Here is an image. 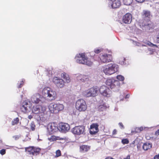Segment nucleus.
Listing matches in <instances>:
<instances>
[{
  "instance_id": "49530a36",
  "label": "nucleus",
  "mask_w": 159,
  "mask_h": 159,
  "mask_svg": "<svg viewBox=\"0 0 159 159\" xmlns=\"http://www.w3.org/2000/svg\"><path fill=\"white\" fill-rule=\"evenodd\" d=\"M155 47L156 48H157L158 47V46L157 45H156V44H153V43H152V45H151V47Z\"/></svg>"
},
{
  "instance_id": "c85d7f7f",
  "label": "nucleus",
  "mask_w": 159,
  "mask_h": 159,
  "mask_svg": "<svg viewBox=\"0 0 159 159\" xmlns=\"http://www.w3.org/2000/svg\"><path fill=\"white\" fill-rule=\"evenodd\" d=\"M30 128L32 131L34 130L35 128V125L34 122H32L30 125Z\"/></svg>"
},
{
  "instance_id": "9b49d317",
  "label": "nucleus",
  "mask_w": 159,
  "mask_h": 159,
  "mask_svg": "<svg viewBox=\"0 0 159 159\" xmlns=\"http://www.w3.org/2000/svg\"><path fill=\"white\" fill-rule=\"evenodd\" d=\"M106 84L110 86L111 89L118 87L120 86V83L119 81L113 80L109 79L106 81Z\"/></svg>"
},
{
  "instance_id": "de8ad7c7",
  "label": "nucleus",
  "mask_w": 159,
  "mask_h": 159,
  "mask_svg": "<svg viewBox=\"0 0 159 159\" xmlns=\"http://www.w3.org/2000/svg\"><path fill=\"white\" fill-rule=\"evenodd\" d=\"M129 98V95H126L125 97V98Z\"/></svg>"
},
{
  "instance_id": "cd10ccee",
  "label": "nucleus",
  "mask_w": 159,
  "mask_h": 159,
  "mask_svg": "<svg viewBox=\"0 0 159 159\" xmlns=\"http://www.w3.org/2000/svg\"><path fill=\"white\" fill-rule=\"evenodd\" d=\"M19 121V119L18 117H17L14 119V120L12 121V125H15L18 123Z\"/></svg>"
},
{
  "instance_id": "a878e982",
  "label": "nucleus",
  "mask_w": 159,
  "mask_h": 159,
  "mask_svg": "<svg viewBox=\"0 0 159 159\" xmlns=\"http://www.w3.org/2000/svg\"><path fill=\"white\" fill-rule=\"evenodd\" d=\"M61 77L64 79L66 82L67 83H69L70 82V80L69 75L65 73L61 74Z\"/></svg>"
},
{
  "instance_id": "c9c22d12",
  "label": "nucleus",
  "mask_w": 159,
  "mask_h": 159,
  "mask_svg": "<svg viewBox=\"0 0 159 159\" xmlns=\"http://www.w3.org/2000/svg\"><path fill=\"white\" fill-rule=\"evenodd\" d=\"M6 150L4 149H3L0 151V153L2 155H3L6 153Z\"/></svg>"
},
{
  "instance_id": "39448f33",
  "label": "nucleus",
  "mask_w": 159,
  "mask_h": 159,
  "mask_svg": "<svg viewBox=\"0 0 159 159\" xmlns=\"http://www.w3.org/2000/svg\"><path fill=\"white\" fill-rule=\"evenodd\" d=\"M75 107L79 112H84L87 109V106L85 101L83 99H80L76 101Z\"/></svg>"
},
{
  "instance_id": "7c9ffc66",
  "label": "nucleus",
  "mask_w": 159,
  "mask_h": 159,
  "mask_svg": "<svg viewBox=\"0 0 159 159\" xmlns=\"http://www.w3.org/2000/svg\"><path fill=\"white\" fill-rule=\"evenodd\" d=\"M103 51V49L102 48H96L94 50V52L98 54Z\"/></svg>"
},
{
  "instance_id": "c03bdc74",
  "label": "nucleus",
  "mask_w": 159,
  "mask_h": 159,
  "mask_svg": "<svg viewBox=\"0 0 159 159\" xmlns=\"http://www.w3.org/2000/svg\"><path fill=\"white\" fill-rule=\"evenodd\" d=\"M123 159H131L130 156L129 155H128L126 157L124 158Z\"/></svg>"
},
{
  "instance_id": "393cba45",
  "label": "nucleus",
  "mask_w": 159,
  "mask_h": 159,
  "mask_svg": "<svg viewBox=\"0 0 159 159\" xmlns=\"http://www.w3.org/2000/svg\"><path fill=\"white\" fill-rule=\"evenodd\" d=\"M152 147V144L148 143H144L143 146V149L145 151L151 149Z\"/></svg>"
},
{
  "instance_id": "bb28decb",
  "label": "nucleus",
  "mask_w": 159,
  "mask_h": 159,
  "mask_svg": "<svg viewBox=\"0 0 159 159\" xmlns=\"http://www.w3.org/2000/svg\"><path fill=\"white\" fill-rule=\"evenodd\" d=\"M133 0H123L124 4L126 5H130L133 2Z\"/></svg>"
},
{
  "instance_id": "09e8293b",
  "label": "nucleus",
  "mask_w": 159,
  "mask_h": 159,
  "mask_svg": "<svg viewBox=\"0 0 159 159\" xmlns=\"http://www.w3.org/2000/svg\"><path fill=\"white\" fill-rule=\"evenodd\" d=\"M2 143V140H0V143Z\"/></svg>"
},
{
  "instance_id": "dca6fc26",
  "label": "nucleus",
  "mask_w": 159,
  "mask_h": 159,
  "mask_svg": "<svg viewBox=\"0 0 159 159\" xmlns=\"http://www.w3.org/2000/svg\"><path fill=\"white\" fill-rule=\"evenodd\" d=\"M45 109L40 105L34 106L32 109V112L35 114H39L43 113Z\"/></svg>"
},
{
  "instance_id": "37998d69",
  "label": "nucleus",
  "mask_w": 159,
  "mask_h": 159,
  "mask_svg": "<svg viewBox=\"0 0 159 159\" xmlns=\"http://www.w3.org/2000/svg\"><path fill=\"white\" fill-rule=\"evenodd\" d=\"M157 43H159V33H158V35L157 36Z\"/></svg>"
},
{
  "instance_id": "a19ab883",
  "label": "nucleus",
  "mask_w": 159,
  "mask_h": 159,
  "mask_svg": "<svg viewBox=\"0 0 159 159\" xmlns=\"http://www.w3.org/2000/svg\"><path fill=\"white\" fill-rule=\"evenodd\" d=\"M136 2L139 3H142L144 2L145 0H135Z\"/></svg>"
},
{
  "instance_id": "ea45409f",
  "label": "nucleus",
  "mask_w": 159,
  "mask_h": 159,
  "mask_svg": "<svg viewBox=\"0 0 159 159\" xmlns=\"http://www.w3.org/2000/svg\"><path fill=\"white\" fill-rule=\"evenodd\" d=\"M155 135L157 136L159 135V129H157V131H156L155 133Z\"/></svg>"
},
{
  "instance_id": "79ce46f5",
  "label": "nucleus",
  "mask_w": 159,
  "mask_h": 159,
  "mask_svg": "<svg viewBox=\"0 0 159 159\" xmlns=\"http://www.w3.org/2000/svg\"><path fill=\"white\" fill-rule=\"evenodd\" d=\"M154 159H159V155H155L154 157Z\"/></svg>"
},
{
  "instance_id": "6e6552de",
  "label": "nucleus",
  "mask_w": 159,
  "mask_h": 159,
  "mask_svg": "<svg viewBox=\"0 0 159 159\" xmlns=\"http://www.w3.org/2000/svg\"><path fill=\"white\" fill-rule=\"evenodd\" d=\"M25 151L28 154L33 156L37 155L40 151V149L33 146H30L25 148Z\"/></svg>"
},
{
  "instance_id": "4468645a",
  "label": "nucleus",
  "mask_w": 159,
  "mask_h": 159,
  "mask_svg": "<svg viewBox=\"0 0 159 159\" xmlns=\"http://www.w3.org/2000/svg\"><path fill=\"white\" fill-rule=\"evenodd\" d=\"M31 109V105L30 102L27 101H24L23 102L22 106L20 107L22 112L26 113L30 111Z\"/></svg>"
},
{
  "instance_id": "20e7f679",
  "label": "nucleus",
  "mask_w": 159,
  "mask_h": 159,
  "mask_svg": "<svg viewBox=\"0 0 159 159\" xmlns=\"http://www.w3.org/2000/svg\"><path fill=\"white\" fill-rule=\"evenodd\" d=\"M42 93L43 96L48 97L51 100H55L57 97L56 92L49 87L44 88Z\"/></svg>"
},
{
  "instance_id": "f257e3e1",
  "label": "nucleus",
  "mask_w": 159,
  "mask_h": 159,
  "mask_svg": "<svg viewBox=\"0 0 159 159\" xmlns=\"http://www.w3.org/2000/svg\"><path fill=\"white\" fill-rule=\"evenodd\" d=\"M141 15L143 20V25L146 26L149 30L153 29L154 28L153 24L150 20V18L152 16L150 12L147 10H143Z\"/></svg>"
},
{
  "instance_id": "4c0bfd02",
  "label": "nucleus",
  "mask_w": 159,
  "mask_h": 159,
  "mask_svg": "<svg viewBox=\"0 0 159 159\" xmlns=\"http://www.w3.org/2000/svg\"><path fill=\"white\" fill-rule=\"evenodd\" d=\"M119 125L121 129H124V126L123 125L121 122H120L119 123Z\"/></svg>"
},
{
  "instance_id": "c756f323",
  "label": "nucleus",
  "mask_w": 159,
  "mask_h": 159,
  "mask_svg": "<svg viewBox=\"0 0 159 159\" xmlns=\"http://www.w3.org/2000/svg\"><path fill=\"white\" fill-rule=\"evenodd\" d=\"M116 78L119 80L123 81L124 80V77L121 75H118L116 76Z\"/></svg>"
},
{
  "instance_id": "423d86ee",
  "label": "nucleus",
  "mask_w": 159,
  "mask_h": 159,
  "mask_svg": "<svg viewBox=\"0 0 159 159\" xmlns=\"http://www.w3.org/2000/svg\"><path fill=\"white\" fill-rule=\"evenodd\" d=\"M63 104L59 103H52L49 106V109L52 113H57L64 109Z\"/></svg>"
},
{
  "instance_id": "7ed1b4c3",
  "label": "nucleus",
  "mask_w": 159,
  "mask_h": 159,
  "mask_svg": "<svg viewBox=\"0 0 159 159\" xmlns=\"http://www.w3.org/2000/svg\"><path fill=\"white\" fill-rule=\"evenodd\" d=\"M75 58L77 63L85 64L89 66H90L93 64V62L88 60V57L85 56L84 53L77 54Z\"/></svg>"
},
{
  "instance_id": "8fccbe9b",
  "label": "nucleus",
  "mask_w": 159,
  "mask_h": 159,
  "mask_svg": "<svg viewBox=\"0 0 159 159\" xmlns=\"http://www.w3.org/2000/svg\"><path fill=\"white\" fill-rule=\"evenodd\" d=\"M113 138H116L115 137H114V136H113Z\"/></svg>"
},
{
  "instance_id": "2eb2a0df",
  "label": "nucleus",
  "mask_w": 159,
  "mask_h": 159,
  "mask_svg": "<svg viewBox=\"0 0 159 159\" xmlns=\"http://www.w3.org/2000/svg\"><path fill=\"white\" fill-rule=\"evenodd\" d=\"M52 81L58 88H62L64 86V81L57 77H54L53 78Z\"/></svg>"
},
{
  "instance_id": "5701e85b",
  "label": "nucleus",
  "mask_w": 159,
  "mask_h": 159,
  "mask_svg": "<svg viewBox=\"0 0 159 159\" xmlns=\"http://www.w3.org/2000/svg\"><path fill=\"white\" fill-rule=\"evenodd\" d=\"M80 151L82 153L88 152L90 149V147L87 145H82L80 147Z\"/></svg>"
},
{
  "instance_id": "a18cd8bd",
  "label": "nucleus",
  "mask_w": 159,
  "mask_h": 159,
  "mask_svg": "<svg viewBox=\"0 0 159 159\" xmlns=\"http://www.w3.org/2000/svg\"><path fill=\"white\" fill-rule=\"evenodd\" d=\"M32 118L33 116L31 115H29L28 116V118L30 119H31Z\"/></svg>"
},
{
  "instance_id": "f03ea898",
  "label": "nucleus",
  "mask_w": 159,
  "mask_h": 159,
  "mask_svg": "<svg viewBox=\"0 0 159 159\" xmlns=\"http://www.w3.org/2000/svg\"><path fill=\"white\" fill-rule=\"evenodd\" d=\"M118 65L116 64H109L103 67V71L107 75H110L117 71Z\"/></svg>"
},
{
  "instance_id": "72a5a7b5",
  "label": "nucleus",
  "mask_w": 159,
  "mask_h": 159,
  "mask_svg": "<svg viewBox=\"0 0 159 159\" xmlns=\"http://www.w3.org/2000/svg\"><path fill=\"white\" fill-rule=\"evenodd\" d=\"M24 83V82L23 81H21L20 82V83L19 84H18L17 85V88H21L23 85Z\"/></svg>"
},
{
  "instance_id": "e433bc0d",
  "label": "nucleus",
  "mask_w": 159,
  "mask_h": 159,
  "mask_svg": "<svg viewBox=\"0 0 159 159\" xmlns=\"http://www.w3.org/2000/svg\"><path fill=\"white\" fill-rule=\"evenodd\" d=\"M20 135H15V136H13V138H14V139L15 140H18L20 138Z\"/></svg>"
},
{
  "instance_id": "f8f14e48",
  "label": "nucleus",
  "mask_w": 159,
  "mask_h": 159,
  "mask_svg": "<svg viewBox=\"0 0 159 159\" xmlns=\"http://www.w3.org/2000/svg\"><path fill=\"white\" fill-rule=\"evenodd\" d=\"M98 90H99L100 93L104 96L109 97L110 96V89L106 86L102 85L101 86L99 89Z\"/></svg>"
},
{
  "instance_id": "ddd939ff",
  "label": "nucleus",
  "mask_w": 159,
  "mask_h": 159,
  "mask_svg": "<svg viewBox=\"0 0 159 159\" xmlns=\"http://www.w3.org/2000/svg\"><path fill=\"white\" fill-rule=\"evenodd\" d=\"M47 129L50 134H52L58 130V127H57L56 123H51L48 125Z\"/></svg>"
},
{
  "instance_id": "0eeeda50",
  "label": "nucleus",
  "mask_w": 159,
  "mask_h": 159,
  "mask_svg": "<svg viewBox=\"0 0 159 159\" xmlns=\"http://www.w3.org/2000/svg\"><path fill=\"white\" fill-rule=\"evenodd\" d=\"M99 89L97 86H93L88 89L86 92L85 96L87 97H95L97 95Z\"/></svg>"
},
{
  "instance_id": "a211bd4d",
  "label": "nucleus",
  "mask_w": 159,
  "mask_h": 159,
  "mask_svg": "<svg viewBox=\"0 0 159 159\" xmlns=\"http://www.w3.org/2000/svg\"><path fill=\"white\" fill-rule=\"evenodd\" d=\"M132 19V15L129 13H127L123 16L122 21L125 24H129L131 23Z\"/></svg>"
},
{
  "instance_id": "f704fd0d",
  "label": "nucleus",
  "mask_w": 159,
  "mask_h": 159,
  "mask_svg": "<svg viewBox=\"0 0 159 159\" xmlns=\"http://www.w3.org/2000/svg\"><path fill=\"white\" fill-rule=\"evenodd\" d=\"M144 43L147 45H148L150 47L151 46V45H152V43L149 42V41H146V42H144Z\"/></svg>"
},
{
  "instance_id": "6ab92c4d",
  "label": "nucleus",
  "mask_w": 159,
  "mask_h": 159,
  "mask_svg": "<svg viewBox=\"0 0 159 159\" xmlns=\"http://www.w3.org/2000/svg\"><path fill=\"white\" fill-rule=\"evenodd\" d=\"M43 97L39 94H35L33 95L31 99V102L34 103L38 104L41 102Z\"/></svg>"
},
{
  "instance_id": "1a4fd4ad",
  "label": "nucleus",
  "mask_w": 159,
  "mask_h": 159,
  "mask_svg": "<svg viewBox=\"0 0 159 159\" xmlns=\"http://www.w3.org/2000/svg\"><path fill=\"white\" fill-rule=\"evenodd\" d=\"M100 61L102 63H108L112 61V57L111 55L107 54H101L99 56Z\"/></svg>"
},
{
  "instance_id": "4be33fe9",
  "label": "nucleus",
  "mask_w": 159,
  "mask_h": 159,
  "mask_svg": "<svg viewBox=\"0 0 159 159\" xmlns=\"http://www.w3.org/2000/svg\"><path fill=\"white\" fill-rule=\"evenodd\" d=\"M111 7L113 8H119L120 6L121 2L120 0H113L111 1Z\"/></svg>"
},
{
  "instance_id": "9d476101",
  "label": "nucleus",
  "mask_w": 159,
  "mask_h": 159,
  "mask_svg": "<svg viewBox=\"0 0 159 159\" xmlns=\"http://www.w3.org/2000/svg\"><path fill=\"white\" fill-rule=\"evenodd\" d=\"M71 131L74 134L79 135L84 134L85 131V127L81 125L75 126L72 129Z\"/></svg>"
},
{
  "instance_id": "58836bf2",
  "label": "nucleus",
  "mask_w": 159,
  "mask_h": 159,
  "mask_svg": "<svg viewBox=\"0 0 159 159\" xmlns=\"http://www.w3.org/2000/svg\"><path fill=\"white\" fill-rule=\"evenodd\" d=\"M117 131L116 129H114L112 132V135L113 136L114 135L116 134H117Z\"/></svg>"
},
{
  "instance_id": "473e14b6",
  "label": "nucleus",
  "mask_w": 159,
  "mask_h": 159,
  "mask_svg": "<svg viewBox=\"0 0 159 159\" xmlns=\"http://www.w3.org/2000/svg\"><path fill=\"white\" fill-rule=\"evenodd\" d=\"M56 156L57 157H59L61 156V153L60 150H58L56 151Z\"/></svg>"
},
{
  "instance_id": "2f4dec72",
  "label": "nucleus",
  "mask_w": 159,
  "mask_h": 159,
  "mask_svg": "<svg viewBox=\"0 0 159 159\" xmlns=\"http://www.w3.org/2000/svg\"><path fill=\"white\" fill-rule=\"evenodd\" d=\"M122 143L124 144H128L129 143V140L126 139H123L122 140Z\"/></svg>"
},
{
  "instance_id": "f3484780",
  "label": "nucleus",
  "mask_w": 159,
  "mask_h": 159,
  "mask_svg": "<svg viewBox=\"0 0 159 159\" xmlns=\"http://www.w3.org/2000/svg\"><path fill=\"white\" fill-rule=\"evenodd\" d=\"M70 129L69 125L66 123H61L59 124L58 129L63 133H66Z\"/></svg>"
},
{
  "instance_id": "b1692460",
  "label": "nucleus",
  "mask_w": 159,
  "mask_h": 159,
  "mask_svg": "<svg viewBox=\"0 0 159 159\" xmlns=\"http://www.w3.org/2000/svg\"><path fill=\"white\" fill-rule=\"evenodd\" d=\"M63 138H60L58 136H56L55 135H52L50 137L48 138V140L51 142H53L57 140H62Z\"/></svg>"
},
{
  "instance_id": "412c9836",
  "label": "nucleus",
  "mask_w": 159,
  "mask_h": 159,
  "mask_svg": "<svg viewBox=\"0 0 159 159\" xmlns=\"http://www.w3.org/2000/svg\"><path fill=\"white\" fill-rule=\"evenodd\" d=\"M91 77L88 75H80L78 77V80L82 82L88 81L91 80Z\"/></svg>"
},
{
  "instance_id": "aec40b11",
  "label": "nucleus",
  "mask_w": 159,
  "mask_h": 159,
  "mask_svg": "<svg viewBox=\"0 0 159 159\" xmlns=\"http://www.w3.org/2000/svg\"><path fill=\"white\" fill-rule=\"evenodd\" d=\"M99 125L97 123H93L90 126V133L91 134H94L99 131Z\"/></svg>"
}]
</instances>
